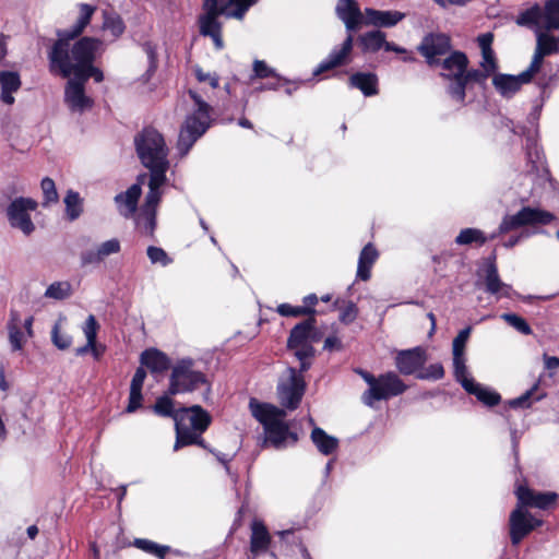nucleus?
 I'll return each mask as SVG.
<instances>
[{
  "instance_id": "nucleus-23",
  "label": "nucleus",
  "mask_w": 559,
  "mask_h": 559,
  "mask_svg": "<svg viewBox=\"0 0 559 559\" xmlns=\"http://www.w3.org/2000/svg\"><path fill=\"white\" fill-rule=\"evenodd\" d=\"M518 502L524 508H537L547 510L551 508L557 499L556 492H537L525 486H519L515 490Z\"/></svg>"
},
{
  "instance_id": "nucleus-59",
  "label": "nucleus",
  "mask_w": 559,
  "mask_h": 559,
  "mask_svg": "<svg viewBox=\"0 0 559 559\" xmlns=\"http://www.w3.org/2000/svg\"><path fill=\"white\" fill-rule=\"evenodd\" d=\"M142 391L141 390H132L130 389L129 394V403L126 408L127 413H134L136 409H139L142 406Z\"/></svg>"
},
{
  "instance_id": "nucleus-56",
  "label": "nucleus",
  "mask_w": 559,
  "mask_h": 559,
  "mask_svg": "<svg viewBox=\"0 0 559 559\" xmlns=\"http://www.w3.org/2000/svg\"><path fill=\"white\" fill-rule=\"evenodd\" d=\"M98 329H99V324H98L95 316L90 314L82 328L83 333L86 337V341L96 342Z\"/></svg>"
},
{
  "instance_id": "nucleus-10",
  "label": "nucleus",
  "mask_w": 559,
  "mask_h": 559,
  "mask_svg": "<svg viewBox=\"0 0 559 559\" xmlns=\"http://www.w3.org/2000/svg\"><path fill=\"white\" fill-rule=\"evenodd\" d=\"M527 28L532 29L536 36V47L528 68L537 75V84L545 88L548 86L551 76L547 75L543 70L544 59L547 56L559 52V37L550 35V31L538 27Z\"/></svg>"
},
{
  "instance_id": "nucleus-21",
  "label": "nucleus",
  "mask_w": 559,
  "mask_h": 559,
  "mask_svg": "<svg viewBox=\"0 0 559 559\" xmlns=\"http://www.w3.org/2000/svg\"><path fill=\"white\" fill-rule=\"evenodd\" d=\"M64 102L73 112H83L93 106V99L85 94L84 83L75 76L66 85Z\"/></svg>"
},
{
  "instance_id": "nucleus-55",
  "label": "nucleus",
  "mask_w": 559,
  "mask_h": 559,
  "mask_svg": "<svg viewBox=\"0 0 559 559\" xmlns=\"http://www.w3.org/2000/svg\"><path fill=\"white\" fill-rule=\"evenodd\" d=\"M147 257L153 264H160L167 266L173 262L167 252L159 247L150 246L146 250Z\"/></svg>"
},
{
  "instance_id": "nucleus-43",
  "label": "nucleus",
  "mask_w": 559,
  "mask_h": 559,
  "mask_svg": "<svg viewBox=\"0 0 559 559\" xmlns=\"http://www.w3.org/2000/svg\"><path fill=\"white\" fill-rule=\"evenodd\" d=\"M265 78H277L278 80L287 82V80L281 78L273 68L269 67L265 61L254 60L252 64V74L250 75V81L252 82L254 79Z\"/></svg>"
},
{
  "instance_id": "nucleus-50",
  "label": "nucleus",
  "mask_w": 559,
  "mask_h": 559,
  "mask_svg": "<svg viewBox=\"0 0 559 559\" xmlns=\"http://www.w3.org/2000/svg\"><path fill=\"white\" fill-rule=\"evenodd\" d=\"M501 319L523 335L532 334L530 324L522 317L515 313H503Z\"/></svg>"
},
{
  "instance_id": "nucleus-54",
  "label": "nucleus",
  "mask_w": 559,
  "mask_h": 559,
  "mask_svg": "<svg viewBox=\"0 0 559 559\" xmlns=\"http://www.w3.org/2000/svg\"><path fill=\"white\" fill-rule=\"evenodd\" d=\"M472 328L467 326L459 332L452 342L453 356H463L466 343L469 338Z\"/></svg>"
},
{
  "instance_id": "nucleus-36",
  "label": "nucleus",
  "mask_w": 559,
  "mask_h": 559,
  "mask_svg": "<svg viewBox=\"0 0 559 559\" xmlns=\"http://www.w3.org/2000/svg\"><path fill=\"white\" fill-rule=\"evenodd\" d=\"M1 100L8 105L14 103L12 93L21 87V80L17 72L2 71L0 72Z\"/></svg>"
},
{
  "instance_id": "nucleus-60",
  "label": "nucleus",
  "mask_w": 559,
  "mask_h": 559,
  "mask_svg": "<svg viewBox=\"0 0 559 559\" xmlns=\"http://www.w3.org/2000/svg\"><path fill=\"white\" fill-rule=\"evenodd\" d=\"M194 74L199 82L207 81L213 88L218 86L219 79L215 73H206L200 67H195Z\"/></svg>"
},
{
  "instance_id": "nucleus-62",
  "label": "nucleus",
  "mask_w": 559,
  "mask_h": 559,
  "mask_svg": "<svg viewBox=\"0 0 559 559\" xmlns=\"http://www.w3.org/2000/svg\"><path fill=\"white\" fill-rule=\"evenodd\" d=\"M146 378V371L143 367H139L131 380L130 389L132 390H141L143 388L144 380Z\"/></svg>"
},
{
  "instance_id": "nucleus-31",
  "label": "nucleus",
  "mask_w": 559,
  "mask_h": 559,
  "mask_svg": "<svg viewBox=\"0 0 559 559\" xmlns=\"http://www.w3.org/2000/svg\"><path fill=\"white\" fill-rule=\"evenodd\" d=\"M467 57L461 51H454L448 56L441 63V75L445 79H456L462 75L467 68Z\"/></svg>"
},
{
  "instance_id": "nucleus-25",
  "label": "nucleus",
  "mask_w": 559,
  "mask_h": 559,
  "mask_svg": "<svg viewBox=\"0 0 559 559\" xmlns=\"http://www.w3.org/2000/svg\"><path fill=\"white\" fill-rule=\"evenodd\" d=\"M405 19V13L396 10H376L372 8H365L364 25L373 27L390 28L397 25Z\"/></svg>"
},
{
  "instance_id": "nucleus-29",
  "label": "nucleus",
  "mask_w": 559,
  "mask_h": 559,
  "mask_svg": "<svg viewBox=\"0 0 559 559\" xmlns=\"http://www.w3.org/2000/svg\"><path fill=\"white\" fill-rule=\"evenodd\" d=\"M22 320L20 312L16 310L10 311V319L7 324L8 334H9V343L11 346L12 352H20L23 349L27 336L25 332L22 331L21 328Z\"/></svg>"
},
{
  "instance_id": "nucleus-57",
  "label": "nucleus",
  "mask_w": 559,
  "mask_h": 559,
  "mask_svg": "<svg viewBox=\"0 0 559 559\" xmlns=\"http://www.w3.org/2000/svg\"><path fill=\"white\" fill-rule=\"evenodd\" d=\"M357 314V306L354 302L349 301L341 309L340 321L344 324H350L356 320Z\"/></svg>"
},
{
  "instance_id": "nucleus-47",
  "label": "nucleus",
  "mask_w": 559,
  "mask_h": 559,
  "mask_svg": "<svg viewBox=\"0 0 559 559\" xmlns=\"http://www.w3.org/2000/svg\"><path fill=\"white\" fill-rule=\"evenodd\" d=\"M61 319L55 323L51 330V341L53 345L59 349H67L72 344V337L64 332H61Z\"/></svg>"
},
{
  "instance_id": "nucleus-61",
  "label": "nucleus",
  "mask_w": 559,
  "mask_h": 559,
  "mask_svg": "<svg viewBox=\"0 0 559 559\" xmlns=\"http://www.w3.org/2000/svg\"><path fill=\"white\" fill-rule=\"evenodd\" d=\"M491 74L487 73L483 68L481 70H471V71H464L463 78L466 79V83L473 81V82H485Z\"/></svg>"
},
{
  "instance_id": "nucleus-15",
  "label": "nucleus",
  "mask_w": 559,
  "mask_h": 559,
  "mask_svg": "<svg viewBox=\"0 0 559 559\" xmlns=\"http://www.w3.org/2000/svg\"><path fill=\"white\" fill-rule=\"evenodd\" d=\"M38 203L32 198H15L7 207V218L13 229L20 230L28 237L35 231V224L31 213L36 211Z\"/></svg>"
},
{
  "instance_id": "nucleus-48",
  "label": "nucleus",
  "mask_w": 559,
  "mask_h": 559,
  "mask_svg": "<svg viewBox=\"0 0 559 559\" xmlns=\"http://www.w3.org/2000/svg\"><path fill=\"white\" fill-rule=\"evenodd\" d=\"M103 27L109 31L115 38L122 35L126 28L122 19L117 14H105Z\"/></svg>"
},
{
  "instance_id": "nucleus-24",
  "label": "nucleus",
  "mask_w": 559,
  "mask_h": 559,
  "mask_svg": "<svg viewBox=\"0 0 559 559\" xmlns=\"http://www.w3.org/2000/svg\"><path fill=\"white\" fill-rule=\"evenodd\" d=\"M484 283L485 290L492 295L497 301L502 298H512L514 295L512 286L501 281L495 262L487 264Z\"/></svg>"
},
{
  "instance_id": "nucleus-1",
  "label": "nucleus",
  "mask_w": 559,
  "mask_h": 559,
  "mask_svg": "<svg viewBox=\"0 0 559 559\" xmlns=\"http://www.w3.org/2000/svg\"><path fill=\"white\" fill-rule=\"evenodd\" d=\"M97 44L94 38L83 37L70 50L67 43L57 40L49 52L51 71L60 73L63 78L73 75L84 84L90 78L97 83L102 82L103 72L92 64Z\"/></svg>"
},
{
  "instance_id": "nucleus-6",
  "label": "nucleus",
  "mask_w": 559,
  "mask_h": 559,
  "mask_svg": "<svg viewBox=\"0 0 559 559\" xmlns=\"http://www.w3.org/2000/svg\"><path fill=\"white\" fill-rule=\"evenodd\" d=\"M210 424V414L200 405L178 408L175 415L176 441L174 451L191 444H198L206 449L202 435Z\"/></svg>"
},
{
  "instance_id": "nucleus-16",
  "label": "nucleus",
  "mask_w": 559,
  "mask_h": 559,
  "mask_svg": "<svg viewBox=\"0 0 559 559\" xmlns=\"http://www.w3.org/2000/svg\"><path fill=\"white\" fill-rule=\"evenodd\" d=\"M163 187L148 186L145 202L135 217L138 230L144 236H153L156 227V210L163 197Z\"/></svg>"
},
{
  "instance_id": "nucleus-4",
  "label": "nucleus",
  "mask_w": 559,
  "mask_h": 559,
  "mask_svg": "<svg viewBox=\"0 0 559 559\" xmlns=\"http://www.w3.org/2000/svg\"><path fill=\"white\" fill-rule=\"evenodd\" d=\"M259 0H204V13L199 17L200 34L211 37L216 49L224 48L221 15L242 20L248 10Z\"/></svg>"
},
{
  "instance_id": "nucleus-33",
  "label": "nucleus",
  "mask_w": 559,
  "mask_h": 559,
  "mask_svg": "<svg viewBox=\"0 0 559 559\" xmlns=\"http://www.w3.org/2000/svg\"><path fill=\"white\" fill-rule=\"evenodd\" d=\"M310 438L317 450L325 456L335 453L338 449V439L328 435L322 428L314 427Z\"/></svg>"
},
{
  "instance_id": "nucleus-64",
  "label": "nucleus",
  "mask_w": 559,
  "mask_h": 559,
  "mask_svg": "<svg viewBox=\"0 0 559 559\" xmlns=\"http://www.w3.org/2000/svg\"><path fill=\"white\" fill-rule=\"evenodd\" d=\"M533 233L528 231V230H522L520 234L515 235V236H511L504 243L503 246L506 248H512L514 246H516L518 243H520L521 241H523L524 239H527Z\"/></svg>"
},
{
  "instance_id": "nucleus-35",
  "label": "nucleus",
  "mask_w": 559,
  "mask_h": 559,
  "mask_svg": "<svg viewBox=\"0 0 559 559\" xmlns=\"http://www.w3.org/2000/svg\"><path fill=\"white\" fill-rule=\"evenodd\" d=\"M378 251L377 249L371 245H366L358 259V266H357V278L361 281H368L371 276V267L373 263L378 259Z\"/></svg>"
},
{
  "instance_id": "nucleus-7",
  "label": "nucleus",
  "mask_w": 559,
  "mask_h": 559,
  "mask_svg": "<svg viewBox=\"0 0 559 559\" xmlns=\"http://www.w3.org/2000/svg\"><path fill=\"white\" fill-rule=\"evenodd\" d=\"M189 95L194 105L193 110L186 117L179 132L177 150L180 157H185L190 152L194 143L206 132L212 122L211 106L195 92L189 91Z\"/></svg>"
},
{
  "instance_id": "nucleus-2",
  "label": "nucleus",
  "mask_w": 559,
  "mask_h": 559,
  "mask_svg": "<svg viewBox=\"0 0 559 559\" xmlns=\"http://www.w3.org/2000/svg\"><path fill=\"white\" fill-rule=\"evenodd\" d=\"M134 145L142 165L150 170L148 186L164 187L170 166L164 135L154 128H145L134 138Z\"/></svg>"
},
{
  "instance_id": "nucleus-9",
  "label": "nucleus",
  "mask_w": 559,
  "mask_h": 559,
  "mask_svg": "<svg viewBox=\"0 0 559 559\" xmlns=\"http://www.w3.org/2000/svg\"><path fill=\"white\" fill-rule=\"evenodd\" d=\"M515 23L522 27L559 29V0H548L544 7L535 3L522 10L515 17Z\"/></svg>"
},
{
  "instance_id": "nucleus-13",
  "label": "nucleus",
  "mask_w": 559,
  "mask_h": 559,
  "mask_svg": "<svg viewBox=\"0 0 559 559\" xmlns=\"http://www.w3.org/2000/svg\"><path fill=\"white\" fill-rule=\"evenodd\" d=\"M302 372L301 367L299 370L288 367L278 380V400L281 405L286 409L294 411L301 402L306 390Z\"/></svg>"
},
{
  "instance_id": "nucleus-22",
  "label": "nucleus",
  "mask_w": 559,
  "mask_h": 559,
  "mask_svg": "<svg viewBox=\"0 0 559 559\" xmlns=\"http://www.w3.org/2000/svg\"><path fill=\"white\" fill-rule=\"evenodd\" d=\"M426 359L425 349L417 346L397 352L395 366L402 374L409 376L419 371L424 367Z\"/></svg>"
},
{
  "instance_id": "nucleus-49",
  "label": "nucleus",
  "mask_w": 559,
  "mask_h": 559,
  "mask_svg": "<svg viewBox=\"0 0 559 559\" xmlns=\"http://www.w3.org/2000/svg\"><path fill=\"white\" fill-rule=\"evenodd\" d=\"M466 79L462 75L456 76V79H451V84L448 87V92L451 97L459 102L463 103L465 99V87H466Z\"/></svg>"
},
{
  "instance_id": "nucleus-5",
  "label": "nucleus",
  "mask_w": 559,
  "mask_h": 559,
  "mask_svg": "<svg viewBox=\"0 0 559 559\" xmlns=\"http://www.w3.org/2000/svg\"><path fill=\"white\" fill-rule=\"evenodd\" d=\"M249 408L252 416L263 426L266 445L280 450L285 448L288 441L292 444L297 441L296 435L289 431L288 425L284 421L285 409L255 399H250Z\"/></svg>"
},
{
  "instance_id": "nucleus-32",
  "label": "nucleus",
  "mask_w": 559,
  "mask_h": 559,
  "mask_svg": "<svg viewBox=\"0 0 559 559\" xmlns=\"http://www.w3.org/2000/svg\"><path fill=\"white\" fill-rule=\"evenodd\" d=\"M140 360L153 373H162L170 367L169 357L156 348L145 349L141 354Z\"/></svg>"
},
{
  "instance_id": "nucleus-42",
  "label": "nucleus",
  "mask_w": 559,
  "mask_h": 559,
  "mask_svg": "<svg viewBox=\"0 0 559 559\" xmlns=\"http://www.w3.org/2000/svg\"><path fill=\"white\" fill-rule=\"evenodd\" d=\"M133 546L159 559H164L165 555L169 550L168 546H162L153 540L144 538H135L133 542Z\"/></svg>"
},
{
  "instance_id": "nucleus-28",
  "label": "nucleus",
  "mask_w": 559,
  "mask_h": 559,
  "mask_svg": "<svg viewBox=\"0 0 559 559\" xmlns=\"http://www.w3.org/2000/svg\"><path fill=\"white\" fill-rule=\"evenodd\" d=\"M95 12V7L86 3L80 4V15L76 22L68 29L58 32L59 39L69 45V41L82 34L84 28L90 24Z\"/></svg>"
},
{
  "instance_id": "nucleus-44",
  "label": "nucleus",
  "mask_w": 559,
  "mask_h": 559,
  "mask_svg": "<svg viewBox=\"0 0 559 559\" xmlns=\"http://www.w3.org/2000/svg\"><path fill=\"white\" fill-rule=\"evenodd\" d=\"M70 295L71 284L69 282H55L45 292V297L56 300H63L70 297Z\"/></svg>"
},
{
  "instance_id": "nucleus-18",
  "label": "nucleus",
  "mask_w": 559,
  "mask_h": 559,
  "mask_svg": "<svg viewBox=\"0 0 559 559\" xmlns=\"http://www.w3.org/2000/svg\"><path fill=\"white\" fill-rule=\"evenodd\" d=\"M534 78L537 79V75L530 68L518 75L496 73L492 78V85L502 97L511 98L523 84L530 83Z\"/></svg>"
},
{
  "instance_id": "nucleus-46",
  "label": "nucleus",
  "mask_w": 559,
  "mask_h": 559,
  "mask_svg": "<svg viewBox=\"0 0 559 559\" xmlns=\"http://www.w3.org/2000/svg\"><path fill=\"white\" fill-rule=\"evenodd\" d=\"M43 191V206H49L50 204H55L59 200V195L56 189L55 181L46 177L41 180L40 183Z\"/></svg>"
},
{
  "instance_id": "nucleus-37",
  "label": "nucleus",
  "mask_w": 559,
  "mask_h": 559,
  "mask_svg": "<svg viewBox=\"0 0 559 559\" xmlns=\"http://www.w3.org/2000/svg\"><path fill=\"white\" fill-rule=\"evenodd\" d=\"M349 85L361 91L365 96L378 94V78L373 73L357 72L349 78Z\"/></svg>"
},
{
  "instance_id": "nucleus-3",
  "label": "nucleus",
  "mask_w": 559,
  "mask_h": 559,
  "mask_svg": "<svg viewBox=\"0 0 559 559\" xmlns=\"http://www.w3.org/2000/svg\"><path fill=\"white\" fill-rule=\"evenodd\" d=\"M335 12L345 25L347 37L342 45L335 46L328 57L319 63L313 71L314 75L344 66L350 61L354 41L353 33L364 25L365 11L361 12L356 0H338Z\"/></svg>"
},
{
  "instance_id": "nucleus-8",
  "label": "nucleus",
  "mask_w": 559,
  "mask_h": 559,
  "mask_svg": "<svg viewBox=\"0 0 559 559\" xmlns=\"http://www.w3.org/2000/svg\"><path fill=\"white\" fill-rule=\"evenodd\" d=\"M206 383V376L195 368V361L191 358H182L171 369L168 393L170 395L190 393Z\"/></svg>"
},
{
  "instance_id": "nucleus-12",
  "label": "nucleus",
  "mask_w": 559,
  "mask_h": 559,
  "mask_svg": "<svg viewBox=\"0 0 559 559\" xmlns=\"http://www.w3.org/2000/svg\"><path fill=\"white\" fill-rule=\"evenodd\" d=\"M406 390L404 381L395 372L388 371L377 377L373 385L362 393L361 401L366 406L374 408L377 402L399 396Z\"/></svg>"
},
{
  "instance_id": "nucleus-30",
  "label": "nucleus",
  "mask_w": 559,
  "mask_h": 559,
  "mask_svg": "<svg viewBox=\"0 0 559 559\" xmlns=\"http://www.w3.org/2000/svg\"><path fill=\"white\" fill-rule=\"evenodd\" d=\"M493 34L488 32L477 37L478 46L481 50L480 67L489 74H493L497 70V61L495 51L492 50Z\"/></svg>"
},
{
  "instance_id": "nucleus-40",
  "label": "nucleus",
  "mask_w": 559,
  "mask_h": 559,
  "mask_svg": "<svg viewBox=\"0 0 559 559\" xmlns=\"http://www.w3.org/2000/svg\"><path fill=\"white\" fill-rule=\"evenodd\" d=\"M544 395V393H538V384L535 383L530 390L519 397L510 400L508 405L511 408H528L533 402L540 401Z\"/></svg>"
},
{
  "instance_id": "nucleus-58",
  "label": "nucleus",
  "mask_w": 559,
  "mask_h": 559,
  "mask_svg": "<svg viewBox=\"0 0 559 559\" xmlns=\"http://www.w3.org/2000/svg\"><path fill=\"white\" fill-rule=\"evenodd\" d=\"M144 49H145V52H146L147 59H148V68H147L146 73L144 74V78H145L144 81L146 82L150 80V78L155 73V71L157 69V56H156V50L152 45L146 44Z\"/></svg>"
},
{
  "instance_id": "nucleus-17",
  "label": "nucleus",
  "mask_w": 559,
  "mask_h": 559,
  "mask_svg": "<svg viewBox=\"0 0 559 559\" xmlns=\"http://www.w3.org/2000/svg\"><path fill=\"white\" fill-rule=\"evenodd\" d=\"M543 521L536 519L526 508L518 502L516 508L509 518L510 538L512 545H519L536 527L542 526Z\"/></svg>"
},
{
  "instance_id": "nucleus-45",
  "label": "nucleus",
  "mask_w": 559,
  "mask_h": 559,
  "mask_svg": "<svg viewBox=\"0 0 559 559\" xmlns=\"http://www.w3.org/2000/svg\"><path fill=\"white\" fill-rule=\"evenodd\" d=\"M154 413L163 416L170 417L175 420V415L178 409L175 408L174 401L168 395H163L158 397L153 406Z\"/></svg>"
},
{
  "instance_id": "nucleus-53",
  "label": "nucleus",
  "mask_w": 559,
  "mask_h": 559,
  "mask_svg": "<svg viewBox=\"0 0 559 559\" xmlns=\"http://www.w3.org/2000/svg\"><path fill=\"white\" fill-rule=\"evenodd\" d=\"M444 377V369L440 362L431 364L416 373L420 380H440Z\"/></svg>"
},
{
  "instance_id": "nucleus-39",
  "label": "nucleus",
  "mask_w": 559,
  "mask_h": 559,
  "mask_svg": "<svg viewBox=\"0 0 559 559\" xmlns=\"http://www.w3.org/2000/svg\"><path fill=\"white\" fill-rule=\"evenodd\" d=\"M66 216L70 222L78 219L83 213V199L74 190H68L63 199Z\"/></svg>"
},
{
  "instance_id": "nucleus-63",
  "label": "nucleus",
  "mask_w": 559,
  "mask_h": 559,
  "mask_svg": "<svg viewBox=\"0 0 559 559\" xmlns=\"http://www.w3.org/2000/svg\"><path fill=\"white\" fill-rule=\"evenodd\" d=\"M526 151L527 159L530 163H532L534 166L537 163H542V153L535 143L532 142V144H527Z\"/></svg>"
},
{
  "instance_id": "nucleus-34",
  "label": "nucleus",
  "mask_w": 559,
  "mask_h": 559,
  "mask_svg": "<svg viewBox=\"0 0 559 559\" xmlns=\"http://www.w3.org/2000/svg\"><path fill=\"white\" fill-rule=\"evenodd\" d=\"M464 390L477 397L479 402H481L486 406H495L499 404L501 396L496 391L481 385L480 383H477L474 381H466L464 383Z\"/></svg>"
},
{
  "instance_id": "nucleus-27",
  "label": "nucleus",
  "mask_w": 559,
  "mask_h": 559,
  "mask_svg": "<svg viewBox=\"0 0 559 559\" xmlns=\"http://www.w3.org/2000/svg\"><path fill=\"white\" fill-rule=\"evenodd\" d=\"M142 189L140 185L134 183L127 191L115 197V202L119 213L126 217H132L135 214L138 202L141 197Z\"/></svg>"
},
{
  "instance_id": "nucleus-11",
  "label": "nucleus",
  "mask_w": 559,
  "mask_h": 559,
  "mask_svg": "<svg viewBox=\"0 0 559 559\" xmlns=\"http://www.w3.org/2000/svg\"><path fill=\"white\" fill-rule=\"evenodd\" d=\"M314 330V319L305 320L292 329L287 340V347L299 360L301 371H307L311 366L310 358L314 355L311 344Z\"/></svg>"
},
{
  "instance_id": "nucleus-14",
  "label": "nucleus",
  "mask_w": 559,
  "mask_h": 559,
  "mask_svg": "<svg viewBox=\"0 0 559 559\" xmlns=\"http://www.w3.org/2000/svg\"><path fill=\"white\" fill-rule=\"evenodd\" d=\"M555 218L554 214L548 211L524 206L519 212L512 215H506L496 233L490 235V239H495L500 234H506L511 230L528 225H547Z\"/></svg>"
},
{
  "instance_id": "nucleus-51",
  "label": "nucleus",
  "mask_w": 559,
  "mask_h": 559,
  "mask_svg": "<svg viewBox=\"0 0 559 559\" xmlns=\"http://www.w3.org/2000/svg\"><path fill=\"white\" fill-rule=\"evenodd\" d=\"M453 369H454V377L457 382L461 383V385L464 388V383L466 381H474L473 378L468 377L467 367L465 364V357L463 356H453Z\"/></svg>"
},
{
  "instance_id": "nucleus-20",
  "label": "nucleus",
  "mask_w": 559,
  "mask_h": 559,
  "mask_svg": "<svg viewBox=\"0 0 559 559\" xmlns=\"http://www.w3.org/2000/svg\"><path fill=\"white\" fill-rule=\"evenodd\" d=\"M121 251V242L118 238L105 240L92 249L83 250L80 253V264L82 267L88 265H98L108 257L118 254Z\"/></svg>"
},
{
  "instance_id": "nucleus-26",
  "label": "nucleus",
  "mask_w": 559,
  "mask_h": 559,
  "mask_svg": "<svg viewBox=\"0 0 559 559\" xmlns=\"http://www.w3.org/2000/svg\"><path fill=\"white\" fill-rule=\"evenodd\" d=\"M272 543L271 535L262 521L251 523L250 549L248 559H255L269 550Z\"/></svg>"
},
{
  "instance_id": "nucleus-38",
  "label": "nucleus",
  "mask_w": 559,
  "mask_h": 559,
  "mask_svg": "<svg viewBox=\"0 0 559 559\" xmlns=\"http://www.w3.org/2000/svg\"><path fill=\"white\" fill-rule=\"evenodd\" d=\"M385 40L386 35L380 29L367 32L358 37V44L364 52H377L381 48L384 49Z\"/></svg>"
},
{
  "instance_id": "nucleus-41",
  "label": "nucleus",
  "mask_w": 559,
  "mask_h": 559,
  "mask_svg": "<svg viewBox=\"0 0 559 559\" xmlns=\"http://www.w3.org/2000/svg\"><path fill=\"white\" fill-rule=\"evenodd\" d=\"M488 239H490V236L486 237L485 234L480 229L464 228L456 236L455 243H457L460 246L472 245V243H477L479 246H483L484 243L487 242Z\"/></svg>"
},
{
  "instance_id": "nucleus-19",
  "label": "nucleus",
  "mask_w": 559,
  "mask_h": 559,
  "mask_svg": "<svg viewBox=\"0 0 559 559\" xmlns=\"http://www.w3.org/2000/svg\"><path fill=\"white\" fill-rule=\"evenodd\" d=\"M451 48L450 38L444 34H429L424 37L418 51L426 58L429 66L439 64L440 57L447 55Z\"/></svg>"
},
{
  "instance_id": "nucleus-52",
  "label": "nucleus",
  "mask_w": 559,
  "mask_h": 559,
  "mask_svg": "<svg viewBox=\"0 0 559 559\" xmlns=\"http://www.w3.org/2000/svg\"><path fill=\"white\" fill-rule=\"evenodd\" d=\"M276 311L282 317H299L304 314H312L314 313L313 309L301 306H292L289 304H281L277 306Z\"/></svg>"
}]
</instances>
